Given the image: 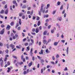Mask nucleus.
Here are the masks:
<instances>
[{
    "mask_svg": "<svg viewBox=\"0 0 75 75\" xmlns=\"http://www.w3.org/2000/svg\"><path fill=\"white\" fill-rule=\"evenodd\" d=\"M43 7L44 4H42L40 9V11H39V16H41V12H42L43 13H44V12H45V9L43 8Z\"/></svg>",
    "mask_w": 75,
    "mask_h": 75,
    "instance_id": "1",
    "label": "nucleus"
},
{
    "mask_svg": "<svg viewBox=\"0 0 75 75\" xmlns=\"http://www.w3.org/2000/svg\"><path fill=\"white\" fill-rule=\"evenodd\" d=\"M18 30H21V27H19L17 28Z\"/></svg>",
    "mask_w": 75,
    "mask_h": 75,
    "instance_id": "46",
    "label": "nucleus"
},
{
    "mask_svg": "<svg viewBox=\"0 0 75 75\" xmlns=\"http://www.w3.org/2000/svg\"><path fill=\"white\" fill-rule=\"evenodd\" d=\"M2 4H5V3H6V1H4L2 2L1 3Z\"/></svg>",
    "mask_w": 75,
    "mask_h": 75,
    "instance_id": "44",
    "label": "nucleus"
},
{
    "mask_svg": "<svg viewBox=\"0 0 75 75\" xmlns=\"http://www.w3.org/2000/svg\"><path fill=\"white\" fill-rule=\"evenodd\" d=\"M10 47L11 48H12V49H13L14 48V47H15V46L13 45V44H11L10 45Z\"/></svg>",
    "mask_w": 75,
    "mask_h": 75,
    "instance_id": "3",
    "label": "nucleus"
},
{
    "mask_svg": "<svg viewBox=\"0 0 75 75\" xmlns=\"http://www.w3.org/2000/svg\"><path fill=\"white\" fill-rule=\"evenodd\" d=\"M31 34H32V35H35V33H33V32H32L31 33Z\"/></svg>",
    "mask_w": 75,
    "mask_h": 75,
    "instance_id": "64",
    "label": "nucleus"
},
{
    "mask_svg": "<svg viewBox=\"0 0 75 75\" xmlns=\"http://www.w3.org/2000/svg\"><path fill=\"white\" fill-rule=\"evenodd\" d=\"M51 25H49L48 27V29H50V28H51Z\"/></svg>",
    "mask_w": 75,
    "mask_h": 75,
    "instance_id": "62",
    "label": "nucleus"
},
{
    "mask_svg": "<svg viewBox=\"0 0 75 75\" xmlns=\"http://www.w3.org/2000/svg\"><path fill=\"white\" fill-rule=\"evenodd\" d=\"M69 47H67V54H68V51H69Z\"/></svg>",
    "mask_w": 75,
    "mask_h": 75,
    "instance_id": "29",
    "label": "nucleus"
},
{
    "mask_svg": "<svg viewBox=\"0 0 75 75\" xmlns=\"http://www.w3.org/2000/svg\"><path fill=\"white\" fill-rule=\"evenodd\" d=\"M7 58L5 57V59H4V61L5 62H6V61H7Z\"/></svg>",
    "mask_w": 75,
    "mask_h": 75,
    "instance_id": "55",
    "label": "nucleus"
},
{
    "mask_svg": "<svg viewBox=\"0 0 75 75\" xmlns=\"http://www.w3.org/2000/svg\"><path fill=\"white\" fill-rule=\"evenodd\" d=\"M7 48L8 49L9 48H10V45L8 44H7Z\"/></svg>",
    "mask_w": 75,
    "mask_h": 75,
    "instance_id": "31",
    "label": "nucleus"
},
{
    "mask_svg": "<svg viewBox=\"0 0 75 75\" xmlns=\"http://www.w3.org/2000/svg\"><path fill=\"white\" fill-rule=\"evenodd\" d=\"M25 15H23L22 17V18L23 19H24L25 18Z\"/></svg>",
    "mask_w": 75,
    "mask_h": 75,
    "instance_id": "43",
    "label": "nucleus"
},
{
    "mask_svg": "<svg viewBox=\"0 0 75 75\" xmlns=\"http://www.w3.org/2000/svg\"><path fill=\"white\" fill-rule=\"evenodd\" d=\"M19 23L20 25H21V19H19Z\"/></svg>",
    "mask_w": 75,
    "mask_h": 75,
    "instance_id": "26",
    "label": "nucleus"
},
{
    "mask_svg": "<svg viewBox=\"0 0 75 75\" xmlns=\"http://www.w3.org/2000/svg\"><path fill=\"white\" fill-rule=\"evenodd\" d=\"M4 30H5V29H4V28H3L2 30L0 32V34L3 35L4 34Z\"/></svg>",
    "mask_w": 75,
    "mask_h": 75,
    "instance_id": "4",
    "label": "nucleus"
},
{
    "mask_svg": "<svg viewBox=\"0 0 75 75\" xmlns=\"http://www.w3.org/2000/svg\"><path fill=\"white\" fill-rule=\"evenodd\" d=\"M0 17H1V18H4L3 16L1 15H0Z\"/></svg>",
    "mask_w": 75,
    "mask_h": 75,
    "instance_id": "57",
    "label": "nucleus"
},
{
    "mask_svg": "<svg viewBox=\"0 0 75 75\" xmlns=\"http://www.w3.org/2000/svg\"><path fill=\"white\" fill-rule=\"evenodd\" d=\"M23 15V13H20L19 14V17H21Z\"/></svg>",
    "mask_w": 75,
    "mask_h": 75,
    "instance_id": "20",
    "label": "nucleus"
},
{
    "mask_svg": "<svg viewBox=\"0 0 75 75\" xmlns=\"http://www.w3.org/2000/svg\"><path fill=\"white\" fill-rule=\"evenodd\" d=\"M57 20L60 21H62V17H58V18H57Z\"/></svg>",
    "mask_w": 75,
    "mask_h": 75,
    "instance_id": "6",
    "label": "nucleus"
},
{
    "mask_svg": "<svg viewBox=\"0 0 75 75\" xmlns=\"http://www.w3.org/2000/svg\"><path fill=\"white\" fill-rule=\"evenodd\" d=\"M60 3H61V2L60 1H58L57 3V4L58 6H59L60 5Z\"/></svg>",
    "mask_w": 75,
    "mask_h": 75,
    "instance_id": "36",
    "label": "nucleus"
},
{
    "mask_svg": "<svg viewBox=\"0 0 75 75\" xmlns=\"http://www.w3.org/2000/svg\"><path fill=\"white\" fill-rule=\"evenodd\" d=\"M16 48H18L19 49H20V47L18 46H16Z\"/></svg>",
    "mask_w": 75,
    "mask_h": 75,
    "instance_id": "56",
    "label": "nucleus"
},
{
    "mask_svg": "<svg viewBox=\"0 0 75 75\" xmlns=\"http://www.w3.org/2000/svg\"><path fill=\"white\" fill-rule=\"evenodd\" d=\"M3 62H4L3 60H2L1 62V67H3Z\"/></svg>",
    "mask_w": 75,
    "mask_h": 75,
    "instance_id": "16",
    "label": "nucleus"
},
{
    "mask_svg": "<svg viewBox=\"0 0 75 75\" xmlns=\"http://www.w3.org/2000/svg\"><path fill=\"white\" fill-rule=\"evenodd\" d=\"M56 57L57 58H59V54H57V55H56Z\"/></svg>",
    "mask_w": 75,
    "mask_h": 75,
    "instance_id": "58",
    "label": "nucleus"
},
{
    "mask_svg": "<svg viewBox=\"0 0 75 75\" xmlns=\"http://www.w3.org/2000/svg\"><path fill=\"white\" fill-rule=\"evenodd\" d=\"M4 10H2L1 11L0 13L1 14H3L4 13Z\"/></svg>",
    "mask_w": 75,
    "mask_h": 75,
    "instance_id": "22",
    "label": "nucleus"
},
{
    "mask_svg": "<svg viewBox=\"0 0 75 75\" xmlns=\"http://www.w3.org/2000/svg\"><path fill=\"white\" fill-rule=\"evenodd\" d=\"M14 23V22H13V21L11 22L10 23L11 25V26H13V25Z\"/></svg>",
    "mask_w": 75,
    "mask_h": 75,
    "instance_id": "24",
    "label": "nucleus"
},
{
    "mask_svg": "<svg viewBox=\"0 0 75 75\" xmlns=\"http://www.w3.org/2000/svg\"><path fill=\"white\" fill-rule=\"evenodd\" d=\"M3 45V44L1 42H0V46L1 47Z\"/></svg>",
    "mask_w": 75,
    "mask_h": 75,
    "instance_id": "48",
    "label": "nucleus"
},
{
    "mask_svg": "<svg viewBox=\"0 0 75 75\" xmlns=\"http://www.w3.org/2000/svg\"><path fill=\"white\" fill-rule=\"evenodd\" d=\"M40 52H39V54H43V50H41L40 51Z\"/></svg>",
    "mask_w": 75,
    "mask_h": 75,
    "instance_id": "17",
    "label": "nucleus"
},
{
    "mask_svg": "<svg viewBox=\"0 0 75 75\" xmlns=\"http://www.w3.org/2000/svg\"><path fill=\"white\" fill-rule=\"evenodd\" d=\"M52 59L53 60H54L55 59V57H54V56H53L52 57Z\"/></svg>",
    "mask_w": 75,
    "mask_h": 75,
    "instance_id": "63",
    "label": "nucleus"
},
{
    "mask_svg": "<svg viewBox=\"0 0 75 75\" xmlns=\"http://www.w3.org/2000/svg\"><path fill=\"white\" fill-rule=\"evenodd\" d=\"M32 59L33 61H34L35 60V57L33 56L32 57Z\"/></svg>",
    "mask_w": 75,
    "mask_h": 75,
    "instance_id": "33",
    "label": "nucleus"
},
{
    "mask_svg": "<svg viewBox=\"0 0 75 75\" xmlns=\"http://www.w3.org/2000/svg\"><path fill=\"white\" fill-rule=\"evenodd\" d=\"M40 24L41 23L40 22V21H38V26H39V25H40Z\"/></svg>",
    "mask_w": 75,
    "mask_h": 75,
    "instance_id": "28",
    "label": "nucleus"
},
{
    "mask_svg": "<svg viewBox=\"0 0 75 75\" xmlns=\"http://www.w3.org/2000/svg\"><path fill=\"white\" fill-rule=\"evenodd\" d=\"M41 63H43V62H44V60L43 59H42L41 60Z\"/></svg>",
    "mask_w": 75,
    "mask_h": 75,
    "instance_id": "40",
    "label": "nucleus"
},
{
    "mask_svg": "<svg viewBox=\"0 0 75 75\" xmlns=\"http://www.w3.org/2000/svg\"><path fill=\"white\" fill-rule=\"evenodd\" d=\"M49 16V15L48 14H47V15H44L43 16L44 18H45L46 17V18H48Z\"/></svg>",
    "mask_w": 75,
    "mask_h": 75,
    "instance_id": "12",
    "label": "nucleus"
},
{
    "mask_svg": "<svg viewBox=\"0 0 75 75\" xmlns=\"http://www.w3.org/2000/svg\"><path fill=\"white\" fill-rule=\"evenodd\" d=\"M31 9V8L30 7H29L28 8V10H30Z\"/></svg>",
    "mask_w": 75,
    "mask_h": 75,
    "instance_id": "39",
    "label": "nucleus"
},
{
    "mask_svg": "<svg viewBox=\"0 0 75 75\" xmlns=\"http://www.w3.org/2000/svg\"><path fill=\"white\" fill-rule=\"evenodd\" d=\"M23 3H27V1L25 0L23 1Z\"/></svg>",
    "mask_w": 75,
    "mask_h": 75,
    "instance_id": "52",
    "label": "nucleus"
},
{
    "mask_svg": "<svg viewBox=\"0 0 75 75\" xmlns=\"http://www.w3.org/2000/svg\"><path fill=\"white\" fill-rule=\"evenodd\" d=\"M8 70L7 71V72H10V71L11 70V68H10L9 67H8Z\"/></svg>",
    "mask_w": 75,
    "mask_h": 75,
    "instance_id": "21",
    "label": "nucleus"
},
{
    "mask_svg": "<svg viewBox=\"0 0 75 75\" xmlns=\"http://www.w3.org/2000/svg\"><path fill=\"white\" fill-rule=\"evenodd\" d=\"M10 29V25H8L6 27V29H7L8 30H9Z\"/></svg>",
    "mask_w": 75,
    "mask_h": 75,
    "instance_id": "8",
    "label": "nucleus"
},
{
    "mask_svg": "<svg viewBox=\"0 0 75 75\" xmlns=\"http://www.w3.org/2000/svg\"><path fill=\"white\" fill-rule=\"evenodd\" d=\"M13 3L14 4H15L16 7H17L18 4H17V3H16V1L14 0L13 1Z\"/></svg>",
    "mask_w": 75,
    "mask_h": 75,
    "instance_id": "5",
    "label": "nucleus"
},
{
    "mask_svg": "<svg viewBox=\"0 0 75 75\" xmlns=\"http://www.w3.org/2000/svg\"><path fill=\"white\" fill-rule=\"evenodd\" d=\"M17 64H18L19 65H21L23 64V62H19L18 61H17V63L15 64V66L17 67H18V65Z\"/></svg>",
    "mask_w": 75,
    "mask_h": 75,
    "instance_id": "2",
    "label": "nucleus"
},
{
    "mask_svg": "<svg viewBox=\"0 0 75 75\" xmlns=\"http://www.w3.org/2000/svg\"><path fill=\"white\" fill-rule=\"evenodd\" d=\"M51 31V33H54V30L53 29Z\"/></svg>",
    "mask_w": 75,
    "mask_h": 75,
    "instance_id": "38",
    "label": "nucleus"
},
{
    "mask_svg": "<svg viewBox=\"0 0 75 75\" xmlns=\"http://www.w3.org/2000/svg\"><path fill=\"white\" fill-rule=\"evenodd\" d=\"M13 57L16 59H17V57L15 55L13 56Z\"/></svg>",
    "mask_w": 75,
    "mask_h": 75,
    "instance_id": "45",
    "label": "nucleus"
},
{
    "mask_svg": "<svg viewBox=\"0 0 75 75\" xmlns=\"http://www.w3.org/2000/svg\"><path fill=\"white\" fill-rule=\"evenodd\" d=\"M33 65V62H31L28 64L29 67H31Z\"/></svg>",
    "mask_w": 75,
    "mask_h": 75,
    "instance_id": "15",
    "label": "nucleus"
},
{
    "mask_svg": "<svg viewBox=\"0 0 75 75\" xmlns=\"http://www.w3.org/2000/svg\"><path fill=\"white\" fill-rule=\"evenodd\" d=\"M15 36L16 38H18V35L17 34L15 35Z\"/></svg>",
    "mask_w": 75,
    "mask_h": 75,
    "instance_id": "54",
    "label": "nucleus"
},
{
    "mask_svg": "<svg viewBox=\"0 0 75 75\" xmlns=\"http://www.w3.org/2000/svg\"><path fill=\"white\" fill-rule=\"evenodd\" d=\"M58 42H55L54 43V45L55 46H57V45H58Z\"/></svg>",
    "mask_w": 75,
    "mask_h": 75,
    "instance_id": "14",
    "label": "nucleus"
},
{
    "mask_svg": "<svg viewBox=\"0 0 75 75\" xmlns=\"http://www.w3.org/2000/svg\"><path fill=\"white\" fill-rule=\"evenodd\" d=\"M51 39H49L48 40L47 42L46 43V45H47V44H48V43L49 42H51Z\"/></svg>",
    "mask_w": 75,
    "mask_h": 75,
    "instance_id": "10",
    "label": "nucleus"
},
{
    "mask_svg": "<svg viewBox=\"0 0 75 75\" xmlns=\"http://www.w3.org/2000/svg\"><path fill=\"white\" fill-rule=\"evenodd\" d=\"M47 40H46L44 39L43 41V42L44 44H45L47 43Z\"/></svg>",
    "mask_w": 75,
    "mask_h": 75,
    "instance_id": "11",
    "label": "nucleus"
},
{
    "mask_svg": "<svg viewBox=\"0 0 75 75\" xmlns=\"http://www.w3.org/2000/svg\"><path fill=\"white\" fill-rule=\"evenodd\" d=\"M47 31H45L43 32V35H47Z\"/></svg>",
    "mask_w": 75,
    "mask_h": 75,
    "instance_id": "18",
    "label": "nucleus"
},
{
    "mask_svg": "<svg viewBox=\"0 0 75 75\" xmlns=\"http://www.w3.org/2000/svg\"><path fill=\"white\" fill-rule=\"evenodd\" d=\"M27 49L28 51H29L30 50V47L28 46L27 47Z\"/></svg>",
    "mask_w": 75,
    "mask_h": 75,
    "instance_id": "47",
    "label": "nucleus"
},
{
    "mask_svg": "<svg viewBox=\"0 0 75 75\" xmlns=\"http://www.w3.org/2000/svg\"><path fill=\"white\" fill-rule=\"evenodd\" d=\"M1 28H4V27H5V26H4V24H2L1 25Z\"/></svg>",
    "mask_w": 75,
    "mask_h": 75,
    "instance_id": "30",
    "label": "nucleus"
},
{
    "mask_svg": "<svg viewBox=\"0 0 75 75\" xmlns=\"http://www.w3.org/2000/svg\"><path fill=\"white\" fill-rule=\"evenodd\" d=\"M30 41L31 42H32V43H33V44H34V40H33V39H30Z\"/></svg>",
    "mask_w": 75,
    "mask_h": 75,
    "instance_id": "32",
    "label": "nucleus"
},
{
    "mask_svg": "<svg viewBox=\"0 0 75 75\" xmlns=\"http://www.w3.org/2000/svg\"><path fill=\"white\" fill-rule=\"evenodd\" d=\"M56 13V11H53L52 14H53L54 15L55 14V13Z\"/></svg>",
    "mask_w": 75,
    "mask_h": 75,
    "instance_id": "41",
    "label": "nucleus"
},
{
    "mask_svg": "<svg viewBox=\"0 0 75 75\" xmlns=\"http://www.w3.org/2000/svg\"><path fill=\"white\" fill-rule=\"evenodd\" d=\"M18 26H19V24L18 23H17L15 27L16 28H17V27Z\"/></svg>",
    "mask_w": 75,
    "mask_h": 75,
    "instance_id": "19",
    "label": "nucleus"
},
{
    "mask_svg": "<svg viewBox=\"0 0 75 75\" xmlns=\"http://www.w3.org/2000/svg\"><path fill=\"white\" fill-rule=\"evenodd\" d=\"M65 10H64L62 12V14H64V13H65Z\"/></svg>",
    "mask_w": 75,
    "mask_h": 75,
    "instance_id": "61",
    "label": "nucleus"
},
{
    "mask_svg": "<svg viewBox=\"0 0 75 75\" xmlns=\"http://www.w3.org/2000/svg\"><path fill=\"white\" fill-rule=\"evenodd\" d=\"M33 43H31V42H30L29 43V46L30 45H33Z\"/></svg>",
    "mask_w": 75,
    "mask_h": 75,
    "instance_id": "53",
    "label": "nucleus"
},
{
    "mask_svg": "<svg viewBox=\"0 0 75 75\" xmlns=\"http://www.w3.org/2000/svg\"><path fill=\"white\" fill-rule=\"evenodd\" d=\"M24 45L25 46H27V45H28V43H25L24 44Z\"/></svg>",
    "mask_w": 75,
    "mask_h": 75,
    "instance_id": "42",
    "label": "nucleus"
},
{
    "mask_svg": "<svg viewBox=\"0 0 75 75\" xmlns=\"http://www.w3.org/2000/svg\"><path fill=\"white\" fill-rule=\"evenodd\" d=\"M24 57V55H23V54H22L21 56V59H22V60H23V58Z\"/></svg>",
    "mask_w": 75,
    "mask_h": 75,
    "instance_id": "37",
    "label": "nucleus"
},
{
    "mask_svg": "<svg viewBox=\"0 0 75 75\" xmlns=\"http://www.w3.org/2000/svg\"><path fill=\"white\" fill-rule=\"evenodd\" d=\"M12 38L13 40H15V39H16V36H13V37Z\"/></svg>",
    "mask_w": 75,
    "mask_h": 75,
    "instance_id": "60",
    "label": "nucleus"
},
{
    "mask_svg": "<svg viewBox=\"0 0 75 75\" xmlns=\"http://www.w3.org/2000/svg\"><path fill=\"white\" fill-rule=\"evenodd\" d=\"M63 5H62L60 8V10H62L63 9Z\"/></svg>",
    "mask_w": 75,
    "mask_h": 75,
    "instance_id": "25",
    "label": "nucleus"
},
{
    "mask_svg": "<svg viewBox=\"0 0 75 75\" xmlns=\"http://www.w3.org/2000/svg\"><path fill=\"white\" fill-rule=\"evenodd\" d=\"M32 32H34V31H35V28H33V29H32Z\"/></svg>",
    "mask_w": 75,
    "mask_h": 75,
    "instance_id": "51",
    "label": "nucleus"
},
{
    "mask_svg": "<svg viewBox=\"0 0 75 75\" xmlns=\"http://www.w3.org/2000/svg\"><path fill=\"white\" fill-rule=\"evenodd\" d=\"M45 52H46V53H50V51H48V49H47V50H46Z\"/></svg>",
    "mask_w": 75,
    "mask_h": 75,
    "instance_id": "23",
    "label": "nucleus"
},
{
    "mask_svg": "<svg viewBox=\"0 0 75 75\" xmlns=\"http://www.w3.org/2000/svg\"><path fill=\"white\" fill-rule=\"evenodd\" d=\"M23 74L24 75H25L26 74H28V73H27V72L26 71H24Z\"/></svg>",
    "mask_w": 75,
    "mask_h": 75,
    "instance_id": "27",
    "label": "nucleus"
},
{
    "mask_svg": "<svg viewBox=\"0 0 75 75\" xmlns=\"http://www.w3.org/2000/svg\"><path fill=\"white\" fill-rule=\"evenodd\" d=\"M64 71H68V69H67V67H66L65 68Z\"/></svg>",
    "mask_w": 75,
    "mask_h": 75,
    "instance_id": "49",
    "label": "nucleus"
},
{
    "mask_svg": "<svg viewBox=\"0 0 75 75\" xmlns=\"http://www.w3.org/2000/svg\"><path fill=\"white\" fill-rule=\"evenodd\" d=\"M41 73L42 74L43 73V69H41Z\"/></svg>",
    "mask_w": 75,
    "mask_h": 75,
    "instance_id": "59",
    "label": "nucleus"
},
{
    "mask_svg": "<svg viewBox=\"0 0 75 75\" xmlns=\"http://www.w3.org/2000/svg\"><path fill=\"white\" fill-rule=\"evenodd\" d=\"M8 13V9L7 8L5 12V14H7Z\"/></svg>",
    "mask_w": 75,
    "mask_h": 75,
    "instance_id": "7",
    "label": "nucleus"
},
{
    "mask_svg": "<svg viewBox=\"0 0 75 75\" xmlns=\"http://www.w3.org/2000/svg\"><path fill=\"white\" fill-rule=\"evenodd\" d=\"M26 40H27V38H25L23 39V42H24V41H26Z\"/></svg>",
    "mask_w": 75,
    "mask_h": 75,
    "instance_id": "50",
    "label": "nucleus"
},
{
    "mask_svg": "<svg viewBox=\"0 0 75 75\" xmlns=\"http://www.w3.org/2000/svg\"><path fill=\"white\" fill-rule=\"evenodd\" d=\"M5 52H6V53H8V49H7L5 51Z\"/></svg>",
    "mask_w": 75,
    "mask_h": 75,
    "instance_id": "34",
    "label": "nucleus"
},
{
    "mask_svg": "<svg viewBox=\"0 0 75 75\" xmlns=\"http://www.w3.org/2000/svg\"><path fill=\"white\" fill-rule=\"evenodd\" d=\"M35 31L36 33H38L39 32V28H36Z\"/></svg>",
    "mask_w": 75,
    "mask_h": 75,
    "instance_id": "9",
    "label": "nucleus"
},
{
    "mask_svg": "<svg viewBox=\"0 0 75 75\" xmlns=\"http://www.w3.org/2000/svg\"><path fill=\"white\" fill-rule=\"evenodd\" d=\"M33 51V48H31L30 49V55L32 57L33 55V52H32Z\"/></svg>",
    "mask_w": 75,
    "mask_h": 75,
    "instance_id": "13",
    "label": "nucleus"
},
{
    "mask_svg": "<svg viewBox=\"0 0 75 75\" xmlns=\"http://www.w3.org/2000/svg\"><path fill=\"white\" fill-rule=\"evenodd\" d=\"M22 8H27V7L25 5H23Z\"/></svg>",
    "mask_w": 75,
    "mask_h": 75,
    "instance_id": "35",
    "label": "nucleus"
}]
</instances>
